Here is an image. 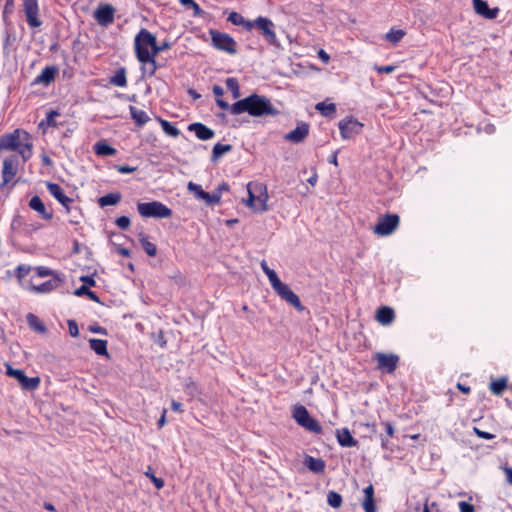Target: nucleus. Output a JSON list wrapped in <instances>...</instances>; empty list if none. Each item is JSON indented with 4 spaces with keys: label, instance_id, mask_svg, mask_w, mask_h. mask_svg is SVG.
I'll list each match as a JSON object with an SVG mask.
<instances>
[{
    "label": "nucleus",
    "instance_id": "obj_27",
    "mask_svg": "<svg viewBox=\"0 0 512 512\" xmlns=\"http://www.w3.org/2000/svg\"><path fill=\"white\" fill-rule=\"evenodd\" d=\"M55 75L56 69L54 67H45L36 77L35 83L48 85L54 80Z\"/></svg>",
    "mask_w": 512,
    "mask_h": 512
},
{
    "label": "nucleus",
    "instance_id": "obj_38",
    "mask_svg": "<svg viewBox=\"0 0 512 512\" xmlns=\"http://www.w3.org/2000/svg\"><path fill=\"white\" fill-rule=\"evenodd\" d=\"M110 83L118 87H125L127 85V79L124 69L119 70L111 78Z\"/></svg>",
    "mask_w": 512,
    "mask_h": 512
},
{
    "label": "nucleus",
    "instance_id": "obj_42",
    "mask_svg": "<svg viewBox=\"0 0 512 512\" xmlns=\"http://www.w3.org/2000/svg\"><path fill=\"white\" fill-rule=\"evenodd\" d=\"M316 110L320 111L324 116H329L330 114L334 113L336 110V106L334 103H325L320 102L316 104Z\"/></svg>",
    "mask_w": 512,
    "mask_h": 512
},
{
    "label": "nucleus",
    "instance_id": "obj_52",
    "mask_svg": "<svg viewBox=\"0 0 512 512\" xmlns=\"http://www.w3.org/2000/svg\"><path fill=\"white\" fill-rule=\"evenodd\" d=\"M362 506L365 512H375L374 499H364Z\"/></svg>",
    "mask_w": 512,
    "mask_h": 512
},
{
    "label": "nucleus",
    "instance_id": "obj_57",
    "mask_svg": "<svg viewBox=\"0 0 512 512\" xmlns=\"http://www.w3.org/2000/svg\"><path fill=\"white\" fill-rule=\"evenodd\" d=\"M80 280L84 283V285L88 286H95V280L93 276H81Z\"/></svg>",
    "mask_w": 512,
    "mask_h": 512
},
{
    "label": "nucleus",
    "instance_id": "obj_54",
    "mask_svg": "<svg viewBox=\"0 0 512 512\" xmlns=\"http://www.w3.org/2000/svg\"><path fill=\"white\" fill-rule=\"evenodd\" d=\"M68 328H69V333L72 337H77L79 335V329H78V326L75 323V321L69 320Z\"/></svg>",
    "mask_w": 512,
    "mask_h": 512
},
{
    "label": "nucleus",
    "instance_id": "obj_59",
    "mask_svg": "<svg viewBox=\"0 0 512 512\" xmlns=\"http://www.w3.org/2000/svg\"><path fill=\"white\" fill-rule=\"evenodd\" d=\"M213 93H214V95L216 96V100H217V99L222 100V99H221V97H222V96H223V94H224V90H223V88H222L221 86H219V85H214V86H213Z\"/></svg>",
    "mask_w": 512,
    "mask_h": 512
},
{
    "label": "nucleus",
    "instance_id": "obj_3",
    "mask_svg": "<svg viewBox=\"0 0 512 512\" xmlns=\"http://www.w3.org/2000/svg\"><path fill=\"white\" fill-rule=\"evenodd\" d=\"M134 49L138 60L148 59L149 56L158 55L164 51V47H158L156 37L144 28L135 36Z\"/></svg>",
    "mask_w": 512,
    "mask_h": 512
},
{
    "label": "nucleus",
    "instance_id": "obj_37",
    "mask_svg": "<svg viewBox=\"0 0 512 512\" xmlns=\"http://www.w3.org/2000/svg\"><path fill=\"white\" fill-rule=\"evenodd\" d=\"M507 387V380L505 378H501L495 381H492L490 384V390L495 395H500Z\"/></svg>",
    "mask_w": 512,
    "mask_h": 512
},
{
    "label": "nucleus",
    "instance_id": "obj_26",
    "mask_svg": "<svg viewBox=\"0 0 512 512\" xmlns=\"http://www.w3.org/2000/svg\"><path fill=\"white\" fill-rule=\"evenodd\" d=\"M394 311L389 307H381L377 310L376 319L382 325H389L394 320Z\"/></svg>",
    "mask_w": 512,
    "mask_h": 512
},
{
    "label": "nucleus",
    "instance_id": "obj_11",
    "mask_svg": "<svg viewBox=\"0 0 512 512\" xmlns=\"http://www.w3.org/2000/svg\"><path fill=\"white\" fill-rule=\"evenodd\" d=\"M213 45L229 54H235L237 52L235 40L228 34L217 32L214 30L210 31Z\"/></svg>",
    "mask_w": 512,
    "mask_h": 512
},
{
    "label": "nucleus",
    "instance_id": "obj_39",
    "mask_svg": "<svg viewBox=\"0 0 512 512\" xmlns=\"http://www.w3.org/2000/svg\"><path fill=\"white\" fill-rule=\"evenodd\" d=\"M160 124H161L163 131L167 135L174 137V138L179 136L180 131L175 126H173L170 122H168L167 120L161 119Z\"/></svg>",
    "mask_w": 512,
    "mask_h": 512
},
{
    "label": "nucleus",
    "instance_id": "obj_4",
    "mask_svg": "<svg viewBox=\"0 0 512 512\" xmlns=\"http://www.w3.org/2000/svg\"><path fill=\"white\" fill-rule=\"evenodd\" d=\"M248 198L245 200L246 206L256 213H262L268 210V192L263 183L249 182L247 184Z\"/></svg>",
    "mask_w": 512,
    "mask_h": 512
},
{
    "label": "nucleus",
    "instance_id": "obj_50",
    "mask_svg": "<svg viewBox=\"0 0 512 512\" xmlns=\"http://www.w3.org/2000/svg\"><path fill=\"white\" fill-rule=\"evenodd\" d=\"M144 474L146 477H148L153 482V484L155 485V487L157 489H161L164 486L163 479L156 477L150 467Z\"/></svg>",
    "mask_w": 512,
    "mask_h": 512
},
{
    "label": "nucleus",
    "instance_id": "obj_64",
    "mask_svg": "<svg viewBox=\"0 0 512 512\" xmlns=\"http://www.w3.org/2000/svg\"><path fill=\"white\" fill-rule=\"evenodd\" d=\"M504 472L506 474L507 482L512 484V468L506 467L504 468Z\"/></svg>",
    "mask_w": 512,
    "mask_h": 512
},
{
    "label": "nucleus",
    "instance_id": "obj_62",
    "mask_svg": "<svg viewBox=\"0 0 512 512\" xmlns=\"http://www.w3.org/2000/svg\"><path fill=\"white\" fill-rule=\"evenodd\" d=\"M171 408L175 412H182V404L180 402L175 401V400H173L171 402Z\"/></svg>",
    "mask_w": 512,
    "mask_h": 512
},
{
    "label": "nucleus",
    "instance_id": "obj_36",
    "mask_svg": "<svg viewBox=\"0 0 512 512\" xmlns=\"http://www.w3.org/2000/svg\"><path fill=\"white\" fill-rule=\"evenodd\" d=\"M226 86L229 91H231L234 99L240 97V87L236 78L230 77L226 79Z\"/></svg>",
    "mask_w": 512,
    "mask_h": 512
},
{
    "label": "nucleus",
    "instance_id": "obj_53",
    "mask_svg": "<svg viewBox=\"0 0 512 512\" xmlns=\"http://www.w3.org/2000/svg\"><path fill=\"white\" fill-rule=\"evenodd\" d=\"M473 430L478 437L483 438V439L491 440L495 437L493 434H491L489 432L482 431L477 427H474Z\"/></svg>",
    "mask_w": 512,
    "mask_h": 512
},
{
    "label": "nucleus",
    "instance_id": "obj_48",
    "mask_svg": "<svg viewBox=\"0 0 512 512\" xmlns=\"http://www.w3.org/2000/svg\"><path fill=\"white\" fill-rule=\"evenodd\" d=\"M187 188L190 192L194 194L196 199L203 200L206 192L202 189L200 185L195 184L193 182H189Z\"/></svg>",
    "mask_w": 512,
    "mask_h": 512
},
{
    "label": "nucleus",
    "instance_id": "obj_17",
    "mask_svg": "<svg viewBox=\"0 0 512 512\" xmlns=\"http://www.w3.org/2000/svg\"><path fill=\"white\" fill-rule=\"evenodd\" d=\"M18 171V159L16 156H10L3 161L2 177L3 184H7L13 180Z\"/></svg>",
    "mask_w": 512,
    "mask_h": 512
},
{
    "label": "nucleus",
    "instance_id": "obj_44",
    "mask_svg": "<svg viewBox=\"0 0 512 512\" xmlns=\"http://www.w3.org/2000/svg\"><path fill=\"white\" fill-rule=\"evenodd\" d=\"M405 33L403 30H400V29H391L385 36L386 40H388L389 42H392V43H397L399 42L403 37H404Z\"/></svg>",
    "mask_w": 512,
    "mask_h": 512
},
{
    "label": "nucleus",
    "instance_id": "obj_5",
    "mask_svg": "<svg viewBox=\"0 0 512 512\" xmlns=\"http://www.w3.org/2000/svg\"><path fill=\"white\" fill-rule=\"evenodd\" d=\"M137 210L144 218L164 219L172 216V210L159 201L138 203Z\"/></svg>",
    "mask_w": 512,
    "mask_h": 512
},
{
    "label": "nucleus",
    "instance_id": "obj_35",
    "mask_svg": "<svg viewBox=\"0 0 512 512\" xmlns=\"http://www.w3.org/2000/svg\"><path fill=\"white\" fill-rule=\"evenodd\" d=\"M140 243H141V246L142 248L144 249V251L151 257H154L156 256L157 254V248H156V245L153 244L152 242L149 241V239L141 234L140 235Z\"/></svg>",
    "mask_w": 512,
    "mask_h": 512
},
{
    "label": "nucleus",
    "instance_id": "obj_10",
    "mask_svg": "<svg viewBox=\"0 0 512 512\" xmlns=\"http://www.w3.org/2000/svg\"><path fill=\"white\" fill-rule=\"evenodd\" d=\"M63 282V275H55L54 278H51L50 280L41 284L34 283V278H31L29 280V285H27V290L35 294H47L60 287Z\"/></svg>",
    "mask_w": 512,
    "mask_h": 512
},
{
    "label": "nucleus",
    "instance_id": "obj_7",
    "mask_svg": "<svg viewBox=\"0 0 512 512\" xmlns=\"http://www.w3.org/2000/svg\"><path fill=\"white\" fill-rule=\"evenodd\" d=\"M399 221L400 219L397 214L380 216L377 224L373 228V232L381 237L389 236L397 229Z\"/></svg>",
    "mask_w": 512,
    "mask_h": 512
},
{
    "label": "nucleus",
    "instance_id": "obj_15",
    "mask_svg": "<svg viewBox=\"0 0 512 512\" xmlns=\"http://www.w3.org/2000/svg\"><path fill=\"white\" fill-rule=\"evenodd\" d=\"M377 368L387 373H392L399 361V357L395 354L376 353Z\"/></svg>",
    "mask_w": 512,
    "mask_h": 512
},
{
    "label": "nucleus",
    "instance_id": "obj_58",
    "mask_svg": "<svg viewBox=\"0 0 512 512\" xmlns=\"http://www.w3.org/2000/svg\"><path fill=\"white\" fill-rule=\"evenodd\" d=\"M365 499H374V488L372 485L367 486L364 489Z\"/></svg>",
    "mask_w": 512,
    "mask_h": 512
},
{
    "label": "nucleus",
    "instance_id": "obj_1",
    "mask_svg": "<svg viewBox=\"0 0 512 512\" xmlns=\"http://www.w3.org/2000/svg\"><path fill=\"white\" fill-rule=\"evenodd\" d=\"M217 105L224 110H229L233 115L248 113L253 117H262L265 115H276L277 110L271 101L262 95L252 94L244 99L238 100L232 105L224 100L217 99Z\"/></svg>",
    "mask_w": 512,
    "mask_h": 512
},
{
    "label": "nucleus",
    "instance_id": "obj_23",
    "mask_svg": "<svg viewBox=\"0 0 512 512\" xmlns=\"http://www.w3.org/2000/svg\"><path fill=\"white\" fill-rule=\"evenodd\" d=\"M29 207L38 212L44 219L50 220L53 216L51 211H48L39 196H33L29 202Z\"/></svg>",
    "mask_w": 512,
    "mask_h": 512
},
{
    "label": "nucleus",
    "instance_id": "obj_49",
    "mask_svg": "<svg viewBox=\"0 0 512 512\" xmlns=\"http://www.w3.org/2000/svg\"><path fill=\"white\" fill-rule=\"evenodd\" d=\"M208 205L219 204L221 202L220 193H205L203 200Z\"/></svg>",
    "mask_w": 512,
    "mask_h": 512
},
{
    "label": "nucleus",
    "instance_id": "obj_30",
    "mask_svg": "<svg viewBox=\"0 0 512 512\" xmlns=\"http://www.w3.org/2000/svg\"><path fill=\"white\" fill-rule=\"evenodd\" d=\"M130 114L132 119L140 126L146 124L150 119L145 111L134 106H130Z\"/></svg>",
    "mask_w": 512,
    "mask_h": 512
},
{
    "label": "nucleus",
    "instance_id": "obj_60",
    "mask_svg": "<svg viewBox=\"0 0 512 512\" xmlns=\"http://www.w3.org/2000/svg\"><path fill=\"white\" fill-rule=\"evenodd\" d=\"M318 57L325 64L328 63L330 60V56L323 49H320L318 51Z\"/></svg>",
    "mask_w": 512,
    "mask_h": 512
},
{
    "label": "nucleus",
    "instance_id": "obj_45",
    "mask_svg": "<svg viewBox=\"0 0 512 512\" xmlns=\"http://www.w3.org/2000/svg\"><path fill=\"white\" fill-rule=\"evenodd\" d=\"M261 268L265 275L268 277V280L271 285L274 284L279 279L277 273L273 269L268 267L266 261L263 260L261 262Z\"/></svg>",
    "mask_w": 512,
    "mask_h": 512
},
{
    "label": "nucleus",
    "instance_id": "obj_2",
    "mask_svg": "<svg viewBox=\"0 0 512 512\" xmlns=\"http://www.w3.org/2000/svg\"><path fill=\"white\" fill-rule=\"evenodd\" d=\"M32 147L30 134L22 129H16L0 137V150L16 151L23 161H27L32 156Z\"/></svg>",
    "mask_w": 512,
    "mask_h": 512
},
{
    "label": "nucleus",
    "instance_id": "obj_20",
    "mask_svg": "<svg viewBox=\"0 0 512 512\" xmlns=\"http://www.w3.org/2000/svg\"><path fill=\"white\" fill-rule=\"evenodd\" d=\"M188 130L194 132L200 140H209L214 137L215 133L212 129L202 123H192L188 126Z\"/></svg>",
    "mask_w": 512,
    "mask_h": 512
},
{
    "label": "nucleus",
    "instance_id": "obj_47",
    "mask_svg": "<svg viewBox=\"0 0 512 512\" xmlns=\"http://www.w3.org/2000/svg\"><path fill=\"white\" fill-rule=\"evenodd\" d=\"M36 275L40 278L51 276L54 278L55 275H62L61 273L55 272L45 266H37L34 268Z\"/></svg>",
    "mask_w": 512,
    "mask_h": 512
},
{
    "label": "nucleus",
    "instance_id": "obj_12",
    "mask_svg": "<svg viewBox=\"0 0 512 512\" xmlns=\"http://www.w3.org/2000/svg\"><path fill=\"white\" fill-rule=\"evenodd\" d=\"M23 11L30 27L37 28L41 26L38 0H23Z\"/></svg>",
    "mask_w": 512,
    "mask_h": 512
},
{
    "label": "nucleus",
    "instance_id": "obj_19",
    "mask_svg": "<svg viewBox=\"0 0 512 512\" xmlns=\"http://www.w3.org/2000/svg\"><path fill=\"white\" fill-rule=\"evenodd\" d=\"M309 134V125L307 123H300L297 125V127L287 133L284 136V139L286 141L292 142V143H301L305 140V138Z\"/></svg>",
    "mask_w": 512,
    "mask_h": 512
},
{
    "label": "nucleus",
    "instance_id": "obj_61",
    "mask_svg": "<svg viewBox=\"0 0 512 512\" xmlns=\"http://www.w3.org/2000/svg\"><path fill=\"white\" fill-rule=\"evenodd\" d=\"M117 170L122 174H128V173H132L135 170V168L129 167V166H119L117 168Z\"/></svg>",
    "mask_w": 512,
    "mask_h": 512
},
{
    "label": "nucleus",
    "instance_id": "obj_34",
    "mask_svg": "<svg viewBox=\"0 0 512 512\" xmlns=\"http://www.w3.org/2000/svg\"><path fill=\"white\" fill-rule=\"evenodd\" d=\"M231 149H232V146L229 144H221V143L215 144L213 147V150H212L211 160L217 161L222 155L231 151Z\"/></svg>",
    "mask_w": 512,
    "mask_h": 512
},
{
    "label": "nucleus",
    "instance_id": "obj_28",
    "mask_svg": "<svg viewBox=\"0 0 512 512\" xmlns=\"http://www.w3.org/2000/svg\"><path fill=\"white\" fill-rule=\"evenodd\" d=\"M228 21L234 25L244 26L248 31L253 28V23L237 12H231L228 16Z\"/></svg>",
    "mask_w": 512,
    "mask_h": 512
},
{
    "label": "nucleus",
    "instance_id": "obj_63",
    "mask_svg": "<svg viewBox=\"0 0 512 512\" xmlns=\"http://www.w3.org/2000/svg\"><path fill=\"white\" fill-rule=\"evenodd\" d=\"M193 11H194V15L195 16H200L203 14V10L200 8V6L194 2L192 5H191Z\"/></svg>",
    "mask_w": 512,
    "mask_h": 512
},
{
    "label": "nucleus",
    "instance_id": "obj_31",
    "mask_svg": "<svg viewBox=\"0 0 512 512\" xmlns=\"http://www.w3.org/2000/svg\"><path fill=\"white\" fill-rule=\"evenodd\" d=\"M94 151L99 156H113L116 154V150L105 141L97 142L94 145Z\"/></svg>",
    "mask_w": 512,
    "mask_h": 512
},
{
    "label": "nucleus",
    "instance_id": "obj_51",
    "mask_svg": "<svg viewBox=\"0 0 512 512\" xmlns=\"http://www.w3.org/2000/svg\"><path fill=\"white\" fill-rule=\"evenodd\" d=\"M116 225L120 228V229H127L129 226H130V219L126 216H121V217H118L116 219Z\"/></svg>",
    "mask_w": 512,
    "mask_h": 512
},
{
    "label": "nucleus",
    "instance_id": "obj_46",
    "mask_svg": "<svg viewBox=\"0 0 512 512\" xmlns=\"http://www.w3.org/2000/svg\"><path fill=\"white\" fill-rule=\"evenodd\" d=\"M59 115V113L57 111H50L47 116H46V119L45 120H42L40 123H39V127L40 128H44L46 126H52V127H55L57 124H56V121H55V117H57Z\"/></svg>",
    "mask_w": 512,
    "mask_h": 512
},
{
    "label": "nucleus",
    "instance_id": "obj_43",
    "mask_svg": "<svg viewBox=\"0 0 512 512\" xmlns=\"http://www.w3.org/2000/svg\"><path fill=\"white\" fill-rule=\"evenodd\" d=\"M27 321L31 328H33L39 332H45L46 329H45L44 325L40 322L38 317L35 316L34 314H28Z\"/></svg>",
    "mask_w": 512,
    "mask_h": 512
},
{
    "label": "nucleus",
    "instance_id": "obj_14",
    "mask_svg": "<svg viewBox=\"0 0 512 512\" xmlns=\"http://www.w3.org/2000/svg\"><path fill=\"white\" fill-rule=\"evenodd\" d=\"M115 8L110 4H101L94 12V18L100 26L107 27L114 22Z\"/></svg>",
    "mask_w": 512,
    "mask_h": 512
},
{
    "label": "nucleus",
    "instance_id": "obj_40",
    "mask_svg": "<svg viewBox=\"0 0 512 512\" xmlns=\"http://www.w3.org/2000/svg\"><path fill=\"white\" fill-rule=\"evenodd\" d=\"M327 502L331 507L339 508L342 504V496L335 491H330L327 494Z\"/></svg>",
    "mask_w": 512,
    "mask_h": 512
},
{
    "label": "nucleus",
    "instance_id": "obj_16",
    "mask_svg": "<svg viewBox=\"0 0 512 512\" xmlns=\"http://www.w3.org/2000/svg\"><path fill=\"white\" fill-rule=\"evenodd\" d=\"M253 23V27L257 26L263 33L265 39L270 44L277 42L276 33L274 31V23L266 17H258Z\"/></svg>",
    "mask_w": 512,
    "mask_h": 512
},
{
    "label": "nucleus",
    "instance_id": "obj_21",
    "mask_svg": "<svg viewBox=\"0 0 512 512\" xmlns=\"http://www.w3.org/2000/svg\"><path fill=\"white\" fill-rule=\"evenodd\" d=\"M474 9L477 14L487 18L494 19L497 17L498 8L490 9L484 0H473Z\"/></svg>",
    "mask_w": 512,
    "mask_h": 512
},
{
    "label": "nucleus",
    "instance_id": "obj_41",
    "mask_svg": "<svg viewBox=\"0 0 512 512\" xmlns=\"http://www.w3.org/2000/svg\"><path fill=\"white\" fill-rule=\"evenodd\" d=\"M76 296H83L86 295L94 302H99L98 296L95 294V292L89 290V288L86 285H82L81 287L77 288L74 292Z\"/></svg>",
    "mask_w": 512,
    "mask_h": 512
},
{
    "label": "nucleus",
    "instance_id": "obj_25",
    "mask_svg": "<svg viewBox=\"0 0 512 512\" xmlns=\"http://www.w3.org/2000/svg\"><path fill=\"white\" fill-rule=\"evenodd\" d=\"M32 268L25 264H20L15 269V276L18 280L19 285L27 290V285H29V280H26V276L30 273Z\"/></svg>",
    "mask_w": 512,
    "mask_h": 512
},
{
    "label": "nucleus",
    "instance_id": "obj_55",
    "mask_svg": "<svg viewBox=\"0 0 512 512\" xmlns=\"http://www.w3.org/2000/svg\"><path fill=\"white\" fill-rule=\"evenodd\" d=\"M460 512H474V506L466 501L459 502Z\"/></svg>",
    "mask_w": 512,
    "mask_h": 512
},
{
    "label": "nucleus",
    "instance_id": "obj_9",
    "mask_svg": "<svg viewBox=\"0 0 512 512\" xmlns=\"http://www.w3.org/2000/svg\"><path fill=\"white\" fill-rule=\"evenodd\" d=\"M6 374L16 379L21 387L26 390H36L40 385L39 377H27L20 369H14L10 364H6Z\"/></svg>",
    "mask_w": 512,
    "mask_h": 512
},
{
    "label": "nucleus",
    "instance_id": "obj_22",
    "mask_svg": "<svg viewBox=\"0 0 512 512\" xmlns=\"http://www.w3.org/2000/svg\"><path fill=\"white\" fill-rule=\"evenodd\" d=\"M336 437L338 443L342 447H354L358 444L357 440L353 438L350 431L347 428L338 429L336 431Z\"/></svg>",
    "mask_w": 512,
    "mask_h": 512
},
{
    "label": "nucleus",
    "instance_id": "obj_24",
    "mask_svg": "<svg viewBox=\"0 0 512 512\" xmlns=\"http://www.w3.org/2000/svg\"><path fill=\"white\" fill-rule=\"evenodd\" d=\"M305 466L314 473H322L325 469V462L321 458H314L307 455L304 459Z\"/></svg>",
    "mask_w": 512,
    "mask_h": 512
},
{
    "label": "nucleus",
    "instance_id": "obj_56",
    "mask_svg": "<svg viewBox=\"0 0 512 512\" xmlns=\"http://www.w3.org/2000/svg\"><path fill=\"white\" fill-rule=\"evenodd\" d=\"M375 69L378 73H385L389 74L395 71L396 67L393 65H387V66H375Z\"/></svg>",
    "mask_w": 512,
    "mask_h": 512
},
{
    "label": "nucleus",
    "instance_id": "obj_33",
    "mask_svg": "<svg viewBox=\"0 0 512 512\" xmlns=\"http://www.w3.org/2000/svg\"><path fill=\"white\" fill-rule=\"evenodd\" d=\"M121 200L120 193H109L98 199V204L101 207H106L110 205H116Z\"/></svg>",
    "mask_w": 512,
    "mask_h": 512
},
{
    "label": "nucleus",
    "instance_id": "obj_29",
    "mask_svg": "<svg viewBox=\"0 0 512 512\" xmlns=\"http://www.w3.org/2000/svg\"><path fill=\"white\" fill-rule=\"evenodd\" d=\"M157 55L149 56L148 59L138 60L143 64L142 66V72L143 74H147L149 76H152L155 74L157 70V64H156V58Z\"/></svg>",
    "mask_w": 512,
    "mask_h": 512
},
{
    "label": "nucleus",
    "instance_id": "obj_32",
    "mask_svg": "<svg viewBox=\"0 0 512 512\" xmlns=\"http://www.w3.org/2000/svg\"><path fill=\"white\" fill-rule=\"evenodd\" d=\"M90 348L98 355H107V341L102 339H90Z\"/></svg>",
    "mask_w": 512,
    "mask_h": 512
},
{
    "label": "nucleus",
    "instance_id": "obj_6",
    "mask_svg": "<svg viewBox=\"0 0 512 512\" xmlns=\"http://www.w3.org/2000/svg\"><path fill=\"white\" fill-rule=\"evenodd\" d=\"M292 416L296 423L306 429L309 432L315 433V434H321L322 433V427L320 424L312 418L307 410V408L303 405H296L293 408Z\"/></svg>",
    "mask_w": 512,
    "mask_h": 512
},
{
    "label": "nucleus",
    "instance_id": "obj_8",
    "mask_svg": "<svg viewBox=\"0 0 512 512\" xmlns=\"http://www.w3.org/2000/svg\"><path fill=\"white\" fill-rule=\"evenodd\" d=\"M277 295L298 311H303L304 307L299 297L289 288V286L278 279L271 285Z\"/></svg>",
    "mask_w": 512,
    "mask_h": 512
},
{
    "label": "nucleus",
    "instance_id": "obj_18",
    "mask_svg": "<svg viewBox=\"0 0 512 512\" xmlns=\"http://www.w3.org/2000/svg\"><path fill=\"white\" fill-rule=\"evenodd\" d=\"M46 187H47L49 193L55 199H57L63 205V207H65L67 212H69L70 205L72 204L73 200L70 197L65 195L61 186L56 183L48 182L46 184Z\"/></svg>",
    "mask_w": 512,
    "mask_h": 512
},
{
    "label": "nucleus",
    "instance_id": "obj_13",
    "mask_svg": "<svg viewBox=\"0 0 512 512\" xmlns=\"http://www.w3.org/2000/svg\"><path fill=\"white\" fill-rule=\"evenodd\" d=\"M341 137L345 140L351 139L361 133L363 124L353 118H346L339 122Z\"/></svg>",
    "mask_w": 512,
    "mask_h": 512
}]
</instances>
